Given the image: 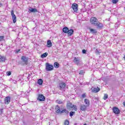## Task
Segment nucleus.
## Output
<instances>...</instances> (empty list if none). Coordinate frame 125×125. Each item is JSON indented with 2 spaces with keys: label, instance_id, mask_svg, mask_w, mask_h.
I'll list each match as a JSON object with an SVG mask.
<instances>
[{
  "label": "nucleus",
  "instance_id": "nucleus-1",
  "mask_svg": "<svg viewBox=\"0 0 125 125\" xmlns=\"http://www.w3.org/2000/svg\"><path fill=\"white\" fill-rule=\"evenodd\" d=\"M72 9L73 10L74 12H75V13H78V7H79V5L77 4V3H73L72 5L71 6Z\"/></svg>",
  "mask_w": 125,
  "mask_h": 125
},
{
  "label": "nucleus",
  "instance_id": "nucleus-2",
  "mask_svg": "<svg viewBox=\"0 0 125 125\" xmlns=\"http://www.w3.org/2000/svg\"><path fill=\"white\" fill-rule=\"evenodd\" d=\"M90 22L91 24H94V26H95V25H97V22H98V20L96 19L95 17H92L90 19Z\"/></svg>",
  "mask_w": 125,
  "mask_h": 125
},
{
  "label": "nucleus",
  "instance_id": "nucleus-3",
  "mask_svg": "<svg viewBox=\"0 0 125 125\" xmlns=\"http://www.w3.org/2000/svg\"><path fill=\"white\" fill-rule=\"evenodd\" d=\"M11 15L12 16L13 23H16L17 18H16V15L14 14V11L12 10L11 11Z\"/></svg>",
  "mask_w": 125,
  "mask_h": 125
},
{
  "label": "nucleus",
  "instance_id": "nucleus-4",
  "mask_svg": "<svg viewBox=\"0 0 125 125\" xmlns=\"http://www.w3.org/2000/svg\"><path fill=\"white\" fill-rule=\"evenodd\" d=\"M46 70L47 71H52V70H53V66L50 65L49 63H47L46 64Z\"/></svg>",
  "mask_w": 125,
  "mask_h": 125
},
{
  "label": "nucleus",
  "instance_id": "nucleus-5",
  "mask_svg": "<svg viewBox=\"0 0 125 125\" xmlns=\"http://www.w3.org/2000/svg\"><path fill=\"white\" fill-rule=\"evenodd\" d=\"M10 97L8 96L4 98V103L6 104H9V103H10Z\"/></svg>",
  "mask_w": 125,
  "mask_h": 125
},
{
  "label": "nucleus",
  "instance_id": "nucleus-6",
  "mask_svg": "<svg viewBox=\"0 0 125 125\" xmlns=\"http://www.w3.org/2000/svg\"><path fill=\"white\" fill-rule=\"evenodd\" d=\"M38 100L39 101H44L45 100V97H44V96L43 95H39Z\"/></svg>",
  "mask_w": 125,
  "mask_h": 125
},
{
  "label": "nucleus",
  "instance_id": "nucleus-7",
  "mask_svg": "<svg viewBox=\"0 0 125 125\" xmlns=\"http://www.w3.org/2000/svg\"><path fill=\"white\" fill-rule=\"evenodd\" d=\"M113 113H114L115 114H120V109H119V108L116 107H114L113 108Z\"/></svg>",
  "mask_w": 125,
  "mask_h": 125
},
{
  "label": "nucleus",
  "instance_id": "nucleus-8",
  "mask_svg": "<svg viewBox=\"0 0 125 125\" xmlns=\"http://www.w3.org/2000/svg\"><path fill=\"white\" fill-rule=\"evenodd\" d=\"M73 62L76 65H79V64H80V59H79V58L74 57Z\"/></svg>",
  "mask_w": 125,
  "mask_h": 125
},
{
  "label": "nucleus",
  "instance_id": "nucleus-9",
  "mask_svg": "<svg viewBox=\"0 0 125 125\" xmlns=\"http://www.w3.org/2000/svg\"><path fill=\"white\" fill-rule=\"evenodd\" d=\"M21 60L25 64H27V63H28V59L26 58V57H21Z\"/></svg>",
  "mask_w": 125,
  "mask_h": 125
},
{
  "label": "nucleus",
  "instance_id": "nucleus-10",
  "mask_svg": "<svg viewBox=\"0 0 125 125\" xmlns=\"http://www.w3.org/2000/svg\"><path fill=\"white\" fill-rule=\"evenodd\" d=\"M73 105L74 104H72V103H71L70 102H69V103H68L66 104L67 108L68 109H73Z\"/></svg>",
  "mask_w": 125,
  "mask_h": 125
},
{
  "label": "nucleus",
  "instance_id": "nucleus-11",
  "mask_svg": "<svg viewBox=\"0 0 125 125\" xmlns=\"http://www.w3.org/2000/svg\"><path fill=\"white\" fill-rule=\"evenodd\" d=\"M87 107V105H85L84 104H82L80 107V109L81 111H85L86 110V108Z\"/></svg>",
  "mask_w": 125,
  "mask_h": 125
},
{
  "label": "nucleus",
  "instance_id": "nucleus-12",
  "mask_svg": "<svg viewBox=\"0 0 125 125\" xmlns=\"http://www.w3.org/2000/svg\"><path fill=\"white\" fill-rule=\"evenodd\" d=\"M95 26H96L97 28H98L99 29H101V28L103 27V24L102 23H100L98 21L97 22V24L95 25Z\"/></svg>",
  "mask_w": 125,
  "mask_h": 125
},
{
  "label": "nucleus",
  "instance_id": "nucleus-13",
  "mask_svg": "<svg viewBox=\"0 0 125 125\" xmlns=\"http://www.w3.org/2000/svg\"><path fill=\"white\" fill-rule=\"evenodd\" d=\"M29 12H32L35 13V12H38V9L37 8H30L29 9Z\"/></svg>",
  "mask_w": 125,
  "mask_h": 125
},
{
  "label": "nucleus",
  "instance_id": "nucleus-14",
  "mask_svg": "<svg viewBox=\"0 0 125 125\" xmlns=\"http://www.w3.org/2000/svg\"><path fill=\"white\" fill-rule=\"evenodd\" d=\"M68 35L69 36H72L73 34H74V30L73 29H68V31L67 32Z\"/></svg>",
  "mask_w": 125,
  "mask_h": 125
},
{
  "label": "nucleus",
  "instance_id": "nucleus-15",
  "mask_svg": "<svg viewBox=\"0 0 125 125\" xmlns=\"http://www.w3.org/2000/svg\"><path fill=\"white\" fill-rule=\"evenodd\" d=\"M47 47H51L52 46V42H51V41L50 40L47 41Z\"/></svg>",
  "mask_w": 125,
  "mask_h": 125
},
{
  "label": "nucleus",
  "instance_id": "nucleus-16",
  "mask_svg": "<svg viewBox=\"0 0 125 125\" xmlns=\"http://www.w3.org/2000/svg\"><path fill=\"white\" fill-rule=\"evenodd\" d=\"M68 31H69V28L67 27H65L62 29V32L63 33H65V34L68 33Z\"/></svg>",
  "mask_w": 125,
  "mask_h": 125
},
{
  "label": "nucleus",
  "instance_id": "nucleus-17",
  "mask_svg": "<svg viewBox=\"0 0 125 125\" xmlns=\"http://www.w3.org/2000/svg\"><path fill=\"white\" fill-rule=\"evenodd\" d=\"M84 103L86 104V106H89V100L87 99H85L84 101Z\"/></svg>",
  "mask_w": 125,
  "mask_h": 125
},
{
  "label": "nucleus",
  "instance_id": "nucleus-18",
  "mask_svg": "<svg viewBox=\"0 0 125 125\" xmlns=\"http://www.w3.org/2000/svg\"><path fill=\"white\" fill-rule=\"evenodd\" d=\"M5 61V57L0 56V62H4Z\"/></svg>",
  "mask_w": 125,
  "mask_h": 125
},
{
  "label": "nucleus",
  "instance_id": "nucleus-19",
  "mask_svg": "<svg viewBox=\"0 0 125 125\" xmlns=\"http://www.w3.org/2000/svg\"><path fill=\"white\" fill-rule=\"evenodd\" d=\"M66 86V83H62L60 84V87L61 88H64Z\"/></svg>",
  "mask_w": 125,
  "mask_h": 125
},
{
  "label": "nucleus",
  "instance_id": "nucleus-20",
  "mask_svg": "<svg viewBox=\"0 0 125 125\" xmlns=\"http://www.w3.org/2000/svg\"><path fill=\"white\" fill-rule=\"evenodd\" d=\"M47 55H48V53H47V52H45L41 55V58H45Z\"/></svg>",
  "mask_w": 125,
  "mask_h": 125
},
{
  "label": "nucleus",
  "instance_id": "nucleus-21",
  "mask_svg": "<svg viewBox=\"0 0 125 125\" xmlns=\"http://www.w3.org/2000/svg\"><path fill=\"white\" fill-rule=\"evenodd\" d=\"M55 109H56V112H57L58 113H60V112H61V110H60V107L59 106H58V105H57V106H56Z\"/></svg>",
  "mask_w": 125,
  "mask_h": 125
},
{
  "label": "nucleus",
  "instance_id": "nucleus-22",
  "mask_svg": "<svg viewBox=\"0 0 125 125\" xmlns=\"http://www.w3.org/2000/svg\"><path fill=\"white\" fill-rule=\"evenodd\" d=\"M90 31L91 33H92V34H96V33H97V31H96V30L93 28L90 29Z\"/></svg>",
  "mask_w": 125,
  "mask_h": 125
},
{
  "label": "nucleus",
  "instance_id": "nucleus-23",
  "mask_svg": "<svg viewBox=\"0 0 125 125\" xmlns=\"http://www.w3.org/2000/svg\"><path fill=\"white\" fill-rule=\"evenodd\" d=\"M100 90V88H99V87H97L96 88H94V92H95V93H96L98 92V91H99Z\"/></svg>",
  "mask_w": 125,
  "mask_h": 125
},
{
  "label": "nucleus",
  "instance_id": "nucleus-24",
  "mask_svg": "<svg viewBox=\"0 0 125 125\" xmlns=\"http://www.w3.org/2000/svg\"><path fill=\"white\" fill-rule=\"evenodd\" d=\"M42 83H43V81H42V79L38 80V84H40V85H42Z\"/></svg>",
  "mask_w": 125,
  "mask_h": 125
},
{
  "label": "nucleus",
  "instance_id": "nucleus-25",
  "mask_svg": "<svg viewBox=\"0 0 125 125\" xmlns=\"http://www.w3.org/2000/svg\"><path fill=\"white\" fill-rule=\"evenodd\" d=\"M60 113H65V114H68L69 111H68V110H66V109H64L63 110H61Z\"/></svg>",
  "mask_w": 125,
  "mask_h": 125
},
{
  "label": "nucleus",
  "instance_id": "nucleus-26",
  "mask_svg": "<svg viewBox=\"0 0 125 125\" xmlns=\"http://www.w3.org/2000/svg\"><path fill=\"white\" fill-rule=\"evenodd\" d=\"M56 102L58 104H64V102L63 101H62V100H58L56 101Z\"/></svg>",
  "mask_w": 125,
  "mask_h": 125
},
{
  "label": "nucleus",
  "instance_id": "nucleus-27",
  "mask_svg": "<svg viewBox=\"0 0 125 125\" xmlns=\"http://www.w3.org/2000/svg\"><path fill=\"white\" fill-rule=\"evenodd\" d=\"M54 66L55 68H58L59 67V63H58L57 62H56L54 63Z\"/></svg>",
  "mask_w": 125,
  "mask_h": 125
},
{
  "label": "nucleus",
  "instance_id": "nucleus-28",
  "mask_svg": "<svg viewBox=\"0 0 125 125\" xmlns=\"http://www.w3.org/2000/svg\"><path fill=\"white\" fill-rule=\"evenodd\" d=\"M72 109H73L74 111H78L77 105H73Z\"/></svg>",
  "mask_w": 125,
  "mask_h": 125
},
{
  "label": "nucleus",
  "instance_id": "nucleus-29",
  "mask_svg": "<svg viewBox=\"0 0 125 125\" xmlns=\"http://www.w3.org/2000/svg\"><path fill=\"white\" fill-rule=\"evenodd\" d=\"M76 112H75V111H71L69 113V116L70 117H73V116L74 115V114H75Z\"/></svg>",
  "mask_w": 125,
  "mask_h": 125
},
{
  "label": "nucleus",
  "instance_id": "nucleus-30",
  "mask_svg": "<svg viewBox=\"0 0 125 125\" xmlns=\"http://www.w3.org/2000/svg\"><path fill=\"white\" fill-rule=\"evenodd\" d=\"M108 98V95L107 94H104V100H106Z\"/></svg>",
  "mask_w": 125,
  "mask_h": 125
},
{
  "label": "nucleus",
  "instance_id": "nucleus-31",
  "mask_svg": "<svg viewBox=\"0 0 125 125\" xmlns=\"http://www.w3.org/2000/svg\"><path fill=\"white\" fill-rule=\"evenodd\" d=\"M112 1L114 4H116V3L119 2V0H112Z\"/></svg>",
  "mask_w": 125,
  "mask_h": 125
},
{
  "label": "nucleus",
  "instance_id": "nucleus-32",
  "mask_svg": "<svg viewBox=\"0 0 125 125\" xmlns=\"http://www.w3.org/2000/svg\"><path fill=\"white\" fill-rule=\"evenodd\" d=\"M70 123L69 122V121L66 120L64 122V125H69Z\"/></svg>",
  "mask_w": 125,
  "mask_h": 125
},
{
  "label": "nucleus",
  "instance_id": "nucleus-33",
  "mask_svg": "<svg viewBox=\"0 0 125 125\" xmlns=\"http://www.w3.org/2000/svg\"><path fill=\"white\" fill-rule=\"evenodd\" d=\"M82 98H85V97H86V94H85V93L82 94Z\"/></svg>",
  "mask_w": 125,
  "mask_h": 125
},
{
  "label": "nucleus",
  "instance_id": "nucleus-34",
  "mask_svg": "<svg viewBox=\"0 0 125 125\" xmlns=\"http://www.w3.org/2000/svg\"><path fill=\"white\" fill-rule=\"evenodd\" d=\"M3 39H4V36H0V42H1V41H3Z\"/></svg>",
  "mask_w": 125,
  "mask_h": 125
},
{
  "label": "nucleus",
  "instance_id": "nucleus-35",
  "mask_svg": "<svg viewBox=\"0 0 125 125\" xmlns=\"http://www.w3.org/2000/svg\"><path fill=\"white\" fill-rule=\"evenodd\" d=\"M79 74L80 75H83V74H84V71L83 70H81Z\"/></svg>",
  "mask_w": 125,
  "mask_h": 125
},
{
  "label": "nucleus",
  "instance_id": "nucleus-36",
  "mask_svg": "<svg viewBox=\"0 0 125 125\" xmlns=\"http://www.w3.org/2000/svg\"><path fill=\"white\" fill-rule=\"evenodd\" d=\"M7 76H10L11 75V72L10 71H8L6 73Z\"/></svg>",
  "mask_w": 125,
  "mask_h": 125
},
{
  "label": "nucleus",
  "instance_id": "nucleus-37",
  "mask_svg": "<svg viewBox=\"0 0 125 125\" xmlns=\"http://www.w3.org/2000/svg\"><path fill=\"white\" fill-rule=\"evenodd\" d=\"M11 82L13 83H17V81H15V80H11Z\"/></svg>",
  "mask_w": 125,
  "mask_h": 125
},
{
  "label": "nucleus",
  "instance_id": "nucleus-38",
  "mask_svg": "<svg viewBox=\"0 0 125 125\" xmlns=\"http://www.w3.org/2000/svg\"><path fill=\"white\" fill-rule=\"evenodd\" d=\"M96 53H98V54H99V53H100V52L99 51V50L97 49L96 50Z\"/></svg>",
  "mask_w": 125,
  "mask_h": 125
},
{
  "label": "nucleus",
  "instance_id": "nucleus-39",
  "mask_svg": "<svg viewBox=\"0 0 125 125\" xmlns=\"http://www.w3.org/2000/svg\"><path fill=\"white\" fill-rule=\"evenodd\" d=\"M83 53L84 54L86 53V50H85V49H83L82 51Z\"/></svg>",
  "mask_w": 125,
  "mask_h": 125
},
{
  "label": "nucleus",
  "instance_id": "nucleus-40",
  "mask_svg": "<svg viewBox=\"0 0 125 125\" xmlns=\"http://www.w3.org/2000/svg\"><path fill=\"white\" fill-rule=\"evenodd\" d=\"M3 5V4H2L1 2H0V7H1Z\"/></svg>",
  "mask_w": 125,
  "mask_h": 125
},
{
  "label": "nucleus",
  "instance_id": "nucleus-41",
  "mask_svg": "<svg viewBox=\"0 0 125 125\" xmlns=\"http://www.w3.org/2000/svg\"><path fill=\"white\" fill-rule=\"evenodd\" d=\"M19 51H20V50H19L17 52H19Z\"/></svg>",
  "mask_w": 125,
  "mask_h": 125
},
{
  "label": "nucleus",
  "instance_id": "nucleus-42",
  "mask_svg": "<svg viewBox=\"0 0 125 125\" xmlns=\"http://www.w3.org/2000/svg\"><path fill=\"white\" fill-rule=\"evenodd\" d=\"M124 59L125 60V55L124 57Z\"/></svg>",
  "mask_w": 125,
  "mask_h": 125
},
{
  "label": "nucleus",
  "instance_id": "nucleus-43",
  "mask_svg": "<svg viewBox=\"0 0 125 125\" xmlns=\"http://www.w3.org/2000/svg\"><path fill=\"white\" fill-rule=\"evenodd\" d=\"M0 102L1 103V104H2V103L1 102V101H0Z\"/></svg>",
  "mask_w": 125,
  "mask_h": 125
},
{
  "label": "nucleus",
  "instance_id": "nucleus-44",
  "mask_svg": "<svg viewBox=\"0 0 125 125\" xmlns=\"http://www.w3.org/2000/svg\"><path fill=\"white\" fill-rule=\"evenodd\" d=\"M83 125H86V124H84Z\"/></svg>",
  "mask_w": 125,
  "mask_h": 125
}]
</instances>
